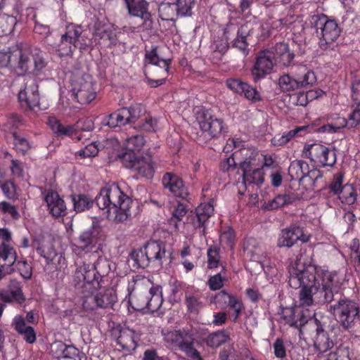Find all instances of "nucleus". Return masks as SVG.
Here are the masks:
<instances>
[{
	"mask_svg": "<svg viewBox=\"0 0 360 360\" xmlns=\"http://www.w3.org/2000/svg\"><path fill=\"white\" fill-rule=\"evenodd\" d=\"M72 198L76 212L89 210L96 202L99 209L105 210L108 219H113L118 223L136 214L134 208L137 207V203L124 193L117 184L103 188L94 200L86 195H72Z\"/></svg>",
	"mask_w": 360,
	"mask_h": 360,
	"instance_id": "f257e3e1",
	"label": "nucleus"
},
{
	"mask_svg": "<svg viewBox=\"0 0 360 360\" xmlns=\"http://www.w3.org/2000/svg\"><path fill=\"white\" fill-rule=\"evenodd\" d=\"M336 276L335 273L324 269H320L319 273L316 274L315 269L312 266H309L305 271L292 269L288 276V283L295 289L302 288L299 295L300 304L309 307L313 304V296L319 302L325 304L320 298L319 292L333 290Z\"/></svg>",
	"mask_w": 360,
	"mask_h": 360,
	"instance_id": "f03ea898",
	"label": "nucleus"
},
{
	"mask_svg": "<svg viewBox=\"0 0 360 360\" xmlns=\"http://www.w3.org/2000/svg\"><path fill=\"white\" fill-rule=\"evenodd\" d=\"M45 53L36 46L17 44L0 51V68H8L20 76L39 75L46 68Z\"/></svg>",
	"mask_w": 360,
	"mask_h": 360,
	"instance_id": "7ed1b4c3",
	"label": "nucleus"
},
{
	"mask_svg": "<svg viewBox=\"0 0 360 360\" xmlns=\"http://www.w3.org/2000/svg\"><path fill=\"white\" fill-rule=\"evenodd\" d=\"M320 298L330 304L328 311L345 330L356 331L360 327V303L340 292L338 286L319 292Z\"/></svg>",
	"mask_w": 360,
	"mask_h": 360,
	"instance_id": "20e7f679",
	"label": "nucleus"
},
{
	"mask_svg": "<svg viewBox=\"0 0 360 360\" xmlns=\"http://www.w3.org/2000/svg\"><path fill=\"white\" fill-rule=\"evenodd\" d=\"M250 32L251 29L249 28V24L248 23L241 26L233 22L228 23L222 36L214 38L213 51L224 54L231 44L232 47L239 49L247 55L248 46L247 37L250 34Z\"/></svg>",
	"mask_w": 360,
	"mask_h": 360,
	"instance_id": "39448f33",
	"label": "nucleus"
},
{
	"mask_svg": "<svg viewBox=\"0 0 360 360\" xmlns=\"http://www.w3.org/2000/svg\"><path fill=\"white\" fill-rule=\"evenodd\" d=\"M101 262L86 264L78 266L73 276V282L77 289L84 295L92 290H100L103 283L104 276L98 270Z\"/></svg>",
	"mask_w": 360,
	"mask_h": 360,
	"instance_id": "423d86ee",
	"label": "nucleus"
},
{
	"mask_svg": "<svg viewBox=\"0 0 360 360\" xmlns=\"http://www.w3.org/2000/svg\"><path fill=\"white\" fill-rule=\"evenodd\" d=\"M326 323H323L315 318L309 321L305 333L313 342V347L318 356H322L339 345L337 338L326 329Z\"/></svg>",
	"mask_w": 360,
	"mask_h": 360,
	"instance_id": "0eeeda50",
	"label": "nucleus"
},
{
	"mask_svg": "<svg viewBox=\"0 0 360 360\" xmlns=\"http://www.w3.org/2000/svg\"><path fill=\"white\" fill-rule=\"evenodd\" d=\"M171 60L161 58L158 54V47L153 46L150 51H146L145 53L144 72L146 76L157 77L148 79V83L152 87H156L165 83Z\"/></svg>",
	"mask_w": 360,
	"mask_h": 360,
	"instance_id": "6e6552de",
	"label": "nucleus"
},
{
	"mask_svg": "<svg viewBox=\"0 0 360 360\" xmlns=\"http://www.w3.org/2000/svg\"><path fill=\"white\" fill-rule=\"evenodd\" d=\"M90 39L81 26L72 25L68 27L66 32L61 36L58 45L57 52L60 57L69 56L76 49H85Z\"/></svg>",
	"mask_w": 360,
	"mask_h": 360,
	"instance_id": "1a4fd4ad",
	"label": "nucleus"
},
{
	"mask_svg": "<svg viewBox=\"0 0 360 360\" xmlns=\"http://www.w3.org/2000/svg\"><path fill=\"white\" fill-rule=\"evenodd\" d=\"M198 119L200 132L198 134L196 141L200 145L205 144L214 139H218L226 132L224 120L212 116L208 112H202Z\"/></svg>",
	"mask_w": 360,
	"mask_h": 360,
	"instance_id": "9d476101",
	"label": "nucleus"
},
{
	"mask_svg": "<svg viewBox=\"0 0 360 360\" xmlns=\"http://www.w3.org/2000/svg\"><path fill=\"white\" fill-rule=\"evenodd\" d=\"M312 24L319 37V46L322 49H327L328 46L337 40L340 34L341 30L337 22L324 14L313 15Z\"/></svg>",
	"mask_w": 360,
	"mask_h": 360,
	"instance_id": "9b49d317",
	"label": "nucleus"
},
{
	"mask_svg": "<svg viewBox=\"0 0 360 360\" xmlns=\"http://www.w3.org/2000/svg\"><path fill=\"white\" fill-rule=\"evenodd\" d=\"M316 82L314 72L307 70L305 66H300L297 71L290 75L285 74L280 77L278 84L283 92L293 91L302 88L311 86Z\"/></svg>",
	"mask_w": 360,
	"mask_h": 360,
	"instance_id": "f8f14e48",
	"label": "nucleus"
},
{
	"mask_svg": "<svg viewBox=\"0 0 360 360\" xmlns=\"http://www.w3.org/2000/svg\"><path fill=\"white\" fill-rule=\"evenodd\" d=\"M124 167L136 172L141 176L151 179L155 174L154 162L151 157L137 156L129 152L120 153L117 155Z\"/></svg>",
	"mask_w": 360,
	"mask_h": 360,
	"instance_id": "ddd939ff",
	"label": "nucleus"
},
{
	"mask_svg": "<svg viewBox=\"0 0 360 360\" xmlns=\"http://www.w3.org/2000/svg\"><path fill=\"white\" fill-rule=\"evenodd\" d=\"M117 300L116 291L112 288L96 290L83 296L82 307L86 311L110 309L112 308Z\"/></svg>",
	"mask_w": 360,
	"mask_h": 360,
	"instance_id": "4468645a",
	"label": "nucleus"
},
{
	"mask_svg": "<svg viewBox=\"0 0 360 360\" xmlns=\"http://www.w3.org/2000/svg\"><path fill=\"white\" fill-rule=\"evenodd\" d=\"M166 340L185 353L193 360H202L200 352L194 347V334L188 329L174 330L167 333Z\"/></svg>",
	"mask_w": 360,
	"mask_h": 360,
	"instance_id": "2eb2a0df",
	"label": "nucleus"
},
{
	"mask_svg": "<svg viewBox=\"0 0 360 360\" xmlns=\"http://www.w3.org/2000/svg\"><path fill=\"white\" fill-rule=\"evenodd\" d=\"M252 158H247L240 163V169L243 172L242 181L237 182L238 193L243 195L248 186H257L259 187L264 181V172L263 168L256 167Z\"/></svg>",
	"mask_w": 360,
	"mask_h": 360,
	"instance_id": "dca6fc26",
	"label": "nucleus"
},
{
	"mask_svg": "<svg viewBox=\"0 0 360 360\" xmlns=\"http://www.w3.org/2000/svg\"><path fill=\"white\" fill-rule=\"evenodd\" d=\"M304 150L311 161L323 167H333L337 161V150L335 148L327 147L321 143H313L305 146Z\"/></svg>",
	"mask_w": 360,
	"mask_h": 360,
	"instance_id": "f3484780",
	"label": "nucleus"
},
{
	"mask_svg": "<svg viewBox=\"0 0 360 360\" xmlns=\"http://www.w3.org/2000/svg\"><path fill=\"white\" fill-rule=\"evenodd\" d=\"M71 96L79 103L86 105L95 99L96 92L89 75L75 77L71 82Z\"/></svg>",
	"mask_w": 360,
	"mask_h": 360,
	"instance_id": "a211bd4d",
	"label": "nucleus"
},
{
	"mask_svg": "<svg viewBox=\"0 0 360 360\" xmlns=\"http://www.w3.org/2000/svg\"><path fill=\"white\" fill-rule=\"evenodd\" d=\"M274 52L269 50H263L259 52L252 69L255 82L260 80L271 73L274 65Z\"/></svg>",
	"mask_w": 360,
	"mask_h": 360,
	"instance_id": "6ab92c4d",
	"label": "nucleus"
},
{
	"mask_svg": "<svg viewBox=\"0 0 360 360\" xmlns=\"http://www.w3.org/2000/svg\"><path fill=\"white\" fill-rule=\"evenodd\" d=\"M309 240V236L304 233L302 227L291 225L281 231L277 240V246L279 248H291L297 240L307 243Z\"/></svg>",
	"mask_w": 360,
	"mask_h": 360,
	"instance_id": "aec40b11",
	"label": "nucleus"
},
{
	"mask_svg": "<svg viewBox=\"0 0 360 360\" xmlns=\"http://www.w3.org/2000/svg\"><path fill=\"white\" fill-rule=\"evenodd\" d=\"M17 257L13 247L5 243L0 245V280L15 272L14 264Z\"/></svg>",
	"mask_w": 360,
	"mask_h": 360,
	"instance_id": "412c9836",
	"label": "nucleus"
},
{
	"mask_svg": "<svg viewBox=\"0 0 360 360\" xmlns=\"http://www.w3.org/2000/svg\"><path fill=\"white\" fill-rule=\"evenodd\" d=\"M98 234L94 226L82 231L72 245V251L77 255L89 252L96 244Z\"/></svg>",
	"mask_w": 360,
	"mask_h": 360,
	"instance_id": "4be33fe9",
	"label": "nucleus"
},
{
	"mask_svg": "<svg viewBox=\"0 0 360 360\" xmlns=\"http://www.w3.org/2000/svg\"><path fill=\"white\" fill-rule=\"evenodd\" d=\"M162 184L165 189L176 197L186 199L189 195L183 179L175 173L166 172L164 174L162 178Z\"/></svg>",
	"mask_w": 360,
	"mask_h": 360,
	"instance_id": "5701e85b",
	"label": "nucleus"
},
{
	"mask_svg": "<svg viewBox=\"0 0 360 360\" xmlns=\"http://www.w3.org/2000/svg\"><path fill=\"white\" fill-rule=\"evenodd\" d=\"M281 319L285 324L295 328H300V332H305V328L309 323L304 311L299 307H287L282 310Z\"/></svg>",
	"mask_w": 360,
	"mask_h": 360,
	"instance_id": "b1692460",
	"label": "nucleus"
},
{
	"mask_svg": "<svg viewBox=\"0 0 360 360\" xmlns=\"http://www.w3.org/2000/svg\"><path fill=\"white\" fill-rule=\"evenodd\" d=\"M313 249L310 245H304L300 248V252L296 257V260L294 263L291 264L288 268V274L290 276V271L292 269L304 270L307 269L309 266H312L315 269L316 274L319 273V270L322 269L317 267L313 262Z\"/></svg>",
	"mask_w": 360,
	"mask_h": 360,
	"instance_id": "393cba45",
	"label": "nucleus"
},
{
	"mask_svg": "<svg viewBox=\"0 0 360 360\" xmlns=\"http://www.w3.org/2000/svg\"><path fill=\"white\" fill-rule=\"evenodd\" d=\"M139 334L129 328H122L117 338V344L123 350L132 352L136 349L139 340Z\"/></svg>",
	"mask_w": 360,
	"mask_h": 360,
	"instance_id": "a878e982",
	"label": "nucleus"
},
{
	"mask_svg": "<svg viewBox=\"0 0 360 360\" xmlns=\"http://www.w3.org/2000/svg\"><path fill=\"white\" fill-rule=\"evenodd\" d=\"M146 254L149 258L150 263L161 266L162 259L165 257V245L161 240H150L144 246Z\"/></svg>",
	"mask_w": 360,
	"mask_h": 360,
	"instance_id": "bb28decb",
	"label": "nucleus"
},
{
	"mask_svg": "<svg viewBox=\"0 0 360 360\" xmlns=\"http://www.w3.org/2000/svg\"><path fill=\"white\" fill-rule=\"evenodd\" d=\"M127 8L128 13L134 17L140 18L143 21L150 19L151 15L148 11L149 4L146 0H123Z\"/></svg>",
	"mask_w": 360,
	"mask_h": 360,
	"instance_id": "cd10ccee",
	"label": "nucleus"
},
{
	"mask_svg": "<svg viewBox=\"0 0 360 360\" xmlns=\"http://www.w3.org/2000/svg\"><path fill=\"white\" fill-rule=\"evenodd\" d=\"M51 214L55 217L64 216L66 214V206L64 200L56 191H49L44 197Z\"/></svg>",
	"mask_w": 360,
	"mask_h": 360,
	"instance_id": "c85d7f7f",
	"label": "nucleus"
},
{
	"mask_svg": "<svg viewBox=\"0 0 360 360\" xmlns=\"http://www.w3.org/2000/svg\"><path fill=\"white\" fill-rule=\"evenodd\" d=\"M18 99L20 103L25 102L30 110L41 109L39 103L38 87L36 85L25 86L23 90L19 92Z\"/></svg>",
	"mask_w": 360,
	"mask_h": 360,
	"instance_id": "c756f323",
	"label": "nucleus"
},
{
	"mask_svg": "<svg viewBox=\"0 0 360 360\" xmlns=\"http://www.w3.org/2000/svg\"><path fill=\"white\" fill-rule=\"evenodd\" d=\"M274 58L281 65L288 67L293 63L295 53L287 43H277L274 48Z\"/></svg>",
	"mask_w": 360,
	"mask_h": 360,
	"instance_id": "7c9ffc66",
	"label": "nucleus"
},
{
	"mask_svg": "<svg viewBox=\"0 0 360 360\" xmlns=\"http://www.w3.org/2000/svg\"><path fill=\"white\" fill-rule=\"evenodd\" d=\"M214 213V205L211 202L202 203L195 208V214L193 219L195 228H203L205 234V224Z\"/></svg>",
	"mask_w": 360,
	"mask_h": 360,
	"instance_id": "2f4dec72",
	"label": "nucleus"
},
{
	"mask_svg": "<svg viewBox=\"0 0 360 360\" xmlns=\"http://www.w3.org/2000/svg\"><path fill=\"white\" fill-rule=\"evenodd\" d=\"M143 302L138 303L136 310L147 309L153 313L157 311L162 304L163 299L161 293H158L154 288H150L148 297H142Z\"/></svg>",
	"mask_w": 360,
	"mask_h": 360,
	"instance_id": "473e14b6",
	"label": "nucleus"
},
{
	"mask_svg": "<svg viewBox=\"0 0 360 360\" xmlns=\"http://www.w3.org/2000/svg\"><path fill=\"white\" fill-rule=\"evenodd\" d=\"M48 124L53 134L59 137L72 136L75 134V129L78 125H63L54 117H51L48 120Z\"/></svg>",
	"mask_w": 360,
	"mask_h": 360,
	"instance_id": "72a5a7b5",
	"label": "nucleus"
},
{
	"mask_svg": "<svg viewBox=\"0 0 360 360\" xmlns=\"http://www.w3.org/2000/svg\"><path fill=\"white\" fill-rule=\"evenodd\" d=\"M353 352L348 342H341L330 351L325 360H352Z\"/></svg>",
	"mask_w": 360,
	"mask_h": 360,
	"instance_id": "f704fd0d",
	"label": "nucleus"
},
{
	"mask_svg": "<svg viewBox=\"0 0 360 360\" xmlns=\"http://www.w3.org/2000/svg\"><path fill=\"white\" fill-rule=\"evenodd\" d=\"M295 199L292 193L278 194L274 199L264 202L262 207L266 210H276L285 205L292 203Z\"/></svg>",
	"mask_w": 360,
	"mask_h": 360,
	"instance_id": "c9c22d12",
	"label": "nucleus"
},
{
	"mask_svg": "<svg viewBox=\"0 0 360 360\" xmlns=\"http://www.w3.org/2000/svg\"><path fill=\"white\" fill-rule=\"evenodd\" d=\"M308 164L302 160H295L291 162L288 168V174L291 180L301 181L308 170Z\"/></svg>",
	"mask_w": 360,
	"mask_h": 360,
	"instance_id": "e433bc0d",
	"label": "nucleus"
},
{
	"mask_svg": "<svg viewBox=\"0 0 360 360\" xmlns=\"http://www.w3.org/2000/svg\"><path fill=\"white\" fill-rule=\"evenodd\" d=\"M357 195L356 188L352 184H346L342 187L338 198L342 203L352 205L356 201Z\"/></svg>",
	"mask_w": 360,
	"mask_h": 360,
	"instance_id": "4c0bfd02",
	"label": "nucleus"
},
{
	"mask_svg": "<svg viewBox=\"0 0 360 360\" xmlns=\"http://www.w3.org/2000/svg\"><path fill=\"white\" fill-rule=\"evenodd\" d=\"M244 250L255 262H259L264 257V252L255 238H249L245 241Z\"/></svg>",
	"mask_w": 360,
	"mask_h": 360,
	"instance_id": "58836bf2",
	"label": "nucleus"
},
{
	"mask_svg": "<svg viewBox=\"0 0 360 360\" xmlns=\"http://www.w3.org/2000/svg\"><path fill=\"white\" fill-rule=\"evenodd\" d=\"M122 110L126 112V116L124 117L125 124L135 123L145 113V109L141 104L122 108Z\"/></svg>",
	"mask_w": 360,
	"mask_h": 360,
	"instance_id": "ea45409f",
	"label": "nucleus"
},
{
	"mask_svg": "<svg viewBox=\"0 0 360 360\" xmlns=\"http://www.w3.org/2000/svg\"><path fill=\"white\" fill-rule=\"evenodd\" d=\"M159 16L162 20L173 21L177 18V12L174 3L162 2L158 8Z\"/></svg>",
	"mask_w": 360,
	"mask_h": 360,
	"instance_id": "a19ab883",
	"label": "nucleus"
},
{
	"mask_svg": "<svg viewBox=\"0 0 360 360\" xmlns=\"http://www.w3.org/2000/svg\"><path fill=\"white\" fill-rule=\"evenodd\" d=\"M229 339V335L225 330H218L207 336L206 343L208 347H218L227 342Z\"/></svg>",
	"mask_w": 360,
	"mask_h": 360,
	"instance_id": "79ce46f5",
	"label": "nucleus"
},
{
	"mask_svg": "<svg viewBox=\"0 0 360 360\" xmlns=\"http://www.w3.org/2000/svg\"><path fill=\"white\" fill-rule=\"evenodd\" d=\"M131 259L134 262L136 268L145 269L149 266L150 261L146 254L144 248L133 250L130 254Z\"/></svg>",
	"mask_w": 360,
	"mask_h": 360,
	"instance_id": "37998d69",
	"label": "nucleus"
},
{
	"mask_svg": "<svg viewBox=\"0 0 360 360\" xmlns=\"http://www.w3.org/2000/svg\"><path fill=\"white\" fill-rule=\"evenodd\" d=\"M8 291L11 292L14 301L22 304L25 300V297L22 290V285L17 279L11 278L8 285Z\"/></svg>",
	"mask_w": 360,
	"mask_h": 360,
	"instance_id": "c03bdc74",
	"label": "nucleus"
},
{
	"mask_svg": "<svg viewBox=\"0 0 360 360\" xmlns=\"http://www.w3.org/2000/svg\"><path fill=\"white\" fill-rule=\"evenodd\" d=\"M16 19L6 14L0 15V37L9 34L13 30Z\"/></svg>",
	"mask_w": 360,
	"mask_h": 360,
	"instance_id": "a18cd8bd",
	"label": "nucleus"
},
{
	"mask_svg": "<svg viewBox=\"0 0 360 360\" xmlns=\"http://www.w3.org/2000/svg\"><path fill=\"white\" fill-rule=\"evenodd\" d=\"M146 143V141L142 135H135L128 138L126 140V152L133 153L139 152Z\"/></svg>",
	"mask_w": 360,
	"mask_h": 360,
	"instance_id": "49530a36",
	"label": "nucleus"
},
{
	"mask_svg": "<svg viewBox=\"0 0 360 360\" xmlns=\"http://www.w3.org/2000/svg\"><path fill=\"white\" fill-rule=\"evenodd\" d=\"M177 18L186 17L192 15V8L195 4L194 0H176L174 2Z\"/></svg>",
	"mask_w": 360,
	"mask_h": 360,
	"instance_id": "de8ad7c7",
	"label": "nucleus"
},
{
	"mask_svg": "<svg viewBox=\"0 0 360 360\" xmlns=\"http://www.w3.org/2000/svg\"><path fill=\"white\" fill-rule=\"evenodd\" d=\"M15 271H17L25 280H30L32 276V267L26 259H18L14 264Z\"/></svg>",
	"mask_w": 360,
	"mask_h": 360,
	"instance_id": "09e8293b",
	"label": "nucleus"
},
{
	"mask_svg": "<svg viewBox=\"0 0 360 360\" xmlns=\"http://www.w3.org/2000/svg\"><path fill=\"white\" fill-rule=\"evenodd\" d=\"M125 113V111H122V108H120L115 112L110 114L108 117L106 125L112 128L126 125L125 121L124 120V117L126 116Z\"/></svg>",
	"mask_w": 360,
	"mask_h": 360,
	"instance_id": "8fccbe9b",
	"label": "nucleus"
},
{
	"mask_svg": "<svg viewBox=\"0 0 360 360\" xmlns=\"http://www.w3.org/2000/svg\"><path fill=\"white\" fill-rule=\"evenodd\" d=\"M225 267L222 266V271L213 276H211L208 281L210 288L212 290H217L224 285V281L226 279Z\"/></svg>",
	"mask_w": 360,
	"mask_h": 360,
	"instance_id": "3c124183",
	"label": "nucleus"
},
{
	"mask_svg": "<svg viewBox=\"0 0 360 360\" xmlns=\"http://www.w3.org/2000/svg\"><path fill=\"white\" fill-rule=\"evenodd\" d=\"M186 206L182 203H178L175 207L172 217L170 218V224H174L176 229L178 228V222L182 220V218L186 214Z\"/></svg>",
	"mask_w": 360,
	"mask_h": 360,
	"instance_id": "603ef678",
	"label": "nucleus"
},
{
	"mask_svg": "<svg viewBox=\"0 0 360 360\" xmlns=\"http://www.w3.org/2000/svg\"><path fill=\"white\" fill-rule=\"evenodd\" d=\"M207 264L210 269L216 268L219 263V248L217 246H211L207 250Z\"/></svg>",
	"mask_w": 360,
	"mask_h": 360,
	"instance_id": "864d4df0",
	"label": "nucleus"
},
{
	"mask_svg": "<svg viewBox=\"0 0 360 360\" xmlns=\"http://www.w3.org/2000/svg\"><path fill=\"white\" fill-rule=\"evenodd\" d=\"M185 301L188 311L191 313L196 314L202 307V302L197 296L186 295Z\"/></svg>",
	"mask_w": 360,
	"mask_h": 360,
	"instance_id": "5fc2aeb1",
	"label": "nucleus"
},
{
	"mask_svg": "<svg viewBox=\"0 0 360 360\" xmlns=\"http://www.w3.org/2000/svg\"><path fill=\"white\" fill-rule=\"evenodd\" d=\"M344 174L342 172H339L333 176V181L330 184L328 188L330 192L334 195H339L340 193L341 188L343 186Z\"/></svg>",
	"mask_w": 360,
	"mask_h": 360,
	"instance_id": "6e6d98bb",
	"label": "nucleus"
},
{
	"mask_svg": "<svg viewBox=\"0 0 360 360\" xmlns=\"http://www.w3.org/2000/svg\"><path fill=\"white\" fill-rule=\"evenodd\" d=\"M1 189L4 194L9 199L18 198V194L16 192V186L12 181H6L1 186Z\"/></svg>",
	"mask_w": 360,
	"mask_h": 360,
	"instance_id": "4d7b16f0",
	"label": "nucleus"
},
{
	"mask_svg": "<svg viewBox=\"0 0 360 360\" xmlns=\"http://www.w3.org/2000/svg\"><path fill=\"white\" fill-rule=\"evenodd\" d=\"M245 98L252 101H257L261 100L260 94L256 88L251 86L248 84H245L244 89L242 91Z\"/></svg>",
	"mask_w": 360,
	"mask_h": 360,
	"instance_id": "13d9d810",
	"label": "nucleus"
},
{
	"mask_svg": "<svg viewBox=\"0 0 360 360\" xmlns=\"http://www.w3.org/2000/svg\"><path fill=\"white\" fill-rule=\"evenodd\" d=\"M352 99L355 104L360 105V78L354 76L352 82Z\"/></svg>",
	"mask_w": 360,
	"mask_h": 360,
	"instance_id": "bf43d9fd",
	"label": "nucleus"
},
{
	"mask_svg": "<svg viewBox=\"0 0 360 360\" xmlns=\"http://www.w3.org/2000/svg\"><path fill=\"white\" fill-rule=\"evenodd\" d=\"M13 136L14 145L20 151L25 153L30 149V146L26 139L18 136L16 132L13 133Z\"/></svg>",
	"mask_w": 360,
	"mask_h": 360,
	"instance_id": "052dcab7",
	"label": "nucleus"
},
{
	"mask_svg": "<svg viewBox=\"0 0 360 360\" xmlns=\"http://www.w3.org/2000/svg\"><path fill=\"white\" fill-rule=\"evenodd\" d=\"M98 149L97 146L91 143L88 144L84 148L79 150L77 153L82 158H92L97 155Z\"/></svg>",
	"mask_w": 360,
	"mask_h": 360,
	"instance_id": "680f3d73",
	"label": "nucleus"
},
{
	"mask_svg": "<svg viewBox=\"0 0 360 360\" xmlns=\"http://www.w3.org/2000/svg\"><path fill=\"white\" fill-rule=\"evenodd\" d=\"M226 84L227 87L233 91L242 94V91L244 89V86L246 83L243 82L239 79H227Z\"/></svg>",
	"mask_w": 360,
	"mask_h": 360,
	"instance_id": "e2e57ef3",
	"label": "nucleus"
},
{
	"mask_svg": "<svg viewBox=\"0 0 360 360\" xmlns=\"http://www.w3.org/2000/svg\"><path fill=\"white\" fill-rule=\"evenodd\" d=\"M274 355L277 358H284L286 356L285 347L283 340L281 338H277L274 345Z\"/></svg>",
	"mask_w": 360,
	"mask_h": 360,
	"instance_id": "0e129e2a",
	"label": "nucleus"
},
{
	"mask_svg": "<svg viewBox=\"0 0 360 360\" xmlns=\"http://www.w3.org/2000/svg\"><path fill=\"white\" fill-rule=\"evenodd\" d=\"M226 307H229L235 311L236 316L234 321H236L241 312L243 308L242 303L235 296L231 295L226 304Z\"/></svg>",
	"mask_w": 360,
	"mask_h": 360,
	"instance_id": "69168bd1",
	"label": "nucleus"
},
{
	"mask_svg": "<svg viewBox=\"0 0 360 360\" xmlns=\"http://www.w3.org/2000/svg\"><path fill=\"white\" fill-rule=\"evenodd\" d=\"M0 210L3 213H8L14 219H18L19 213L16 207L8 202L3 201L0 202Z\"/></svg>",
	"mask_w": 360,
	"mask_h": 360,
	"instance_id": "338daca9",
	"label": "nucleus"
},
{
	"mask_svg": "<svg viewBox=\"0 0 360 360\" xmlns=\"http://www.w3.org/2000/svg\"><path fill=\"white\" fill-rule=\"evenodd\" d=\"M360 124V109L356 108L349 115L347 125L349 127L354 128Z\"/></svg>",
	"mask_w": 360,
	"mask_h": 360,
	"instance_id": "774afa93",
	"label": "nucleus"
}]
</instances>
